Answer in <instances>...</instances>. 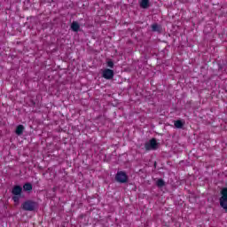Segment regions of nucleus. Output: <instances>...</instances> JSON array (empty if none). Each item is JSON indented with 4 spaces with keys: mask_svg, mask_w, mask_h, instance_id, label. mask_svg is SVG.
I'll list each match as a JSON object with an SVG mask.
<instances>
[{
    "mask_svg": "<svg viewBox=\"0 0 227 227\" xmlns=\"http://www.w3.org/2000/svg\"><path fill=\"white\" fill-rule=\"evenodd\" d=\"M158 145L159 144H157V140L153 138L149 142L145 143V150H157Z\"/></svg>",
    "mask_w": 227,
    "mask_h": 227,
    "instance_id": "nucleus-2",
    "label": "nucleus"
},
{
    "mask_svg": "<svg viewBox=\"0 0 227 227\" xmlns=\"http://www.w3.org/2000/svg\"><path fill=\"white\" fill-rule=\"evenodd\" d=\"M174 125L176 129H182V127H184V122H182V121H176Z\"/></svg>",
    "mask_w": 227,
    "mask_h": 227,
    "instance_id": "nucleus-11",
    "label": "nucleus"
},
{
    "mask_svg": "<svg viewBox=\"0 0 227 227\" xmlns=\"http://www.w3.org/2000/svg\"><path fill=\"white\" fill-rule=\"evenodd\" d=\"M140 6L141 8H148V6H150V2L148 0H141Z\"/></svg>",
    "mask_w": 227,
    "mask_h": 227,
    "instance_id": "nucleus-7",
    "label": "nucleus"
},
{
    "mask_svg": "<svg viewBox=\"0 0 227 227\" xmlns=\"http://www.w3.org/2000/svg\"><path fill=\"white\" fill-rule=\"evenodd\" d=\"M23 132H24V126L19 125L16 129V134H18V136H20V134H22Z\"/></svg>",
    "mask_w": 227,
    "mask_h": 227,
    "instance_id": "nucleus-8",
    "label": "nucleus"
},
{
    "mask_svg": "<svg viewBox=\"0 0 227 227\" xmlns=\"http://www.w3.org/2000/svg\"><path fill=\"white\" fill-rule=\"evenodd\" d=\"M221 194L222 197L220 198V205L224 210H227V188H223Z\"/></svg>",
    "mask_w": 227,
    "mask_h": 227,
    "instance_id": "nucleus-1",
    "label": "nucleus"
},
{
    "mask_svg": "<svg viewBox=\"0 0 227 227\" xmlns=\"http://www.w3.org/2000/svg\"><path fill=\"white\" fill-rule=\"evenodd\" d=\"M79 23L77 22H73L72 25H71V28L73 31H79Z\"/></svg>",
    "mask_w": 227,
    "mask_h": 227,
    "instance_id": "nucleus-9",
    "label": "nucleus"
},
{
    "mask_svg": "<svg viewBox=\"0 0 227 227\" xmlns=\"http://www.w3.org/2000/svg\"><path fill=\"white\" fill-rule=\"evenodd\" d=\"M24 191H32L33 190V185L31 184L27 183L23 185Z\"/></svg>",
    "mask_w": 227,
    "mask_h": 227,
    "instance_id": "nucleus-10",
    "label": "nucleus"
},
{
    "mask_svg": "<svg viewBox=\"0 0 227 227\" xmlns=\"http://www.w3.org/2000/svg\"><path fill=\"white\" fill-rule=\"evenodd\" d=\"M103 77L105 79H113V77H114V71L111 69H105L103 71Z\"/></svg>",
    "mask_w": 227,
    "mask_h": 227,
    "instance_id": "nucleus-5",
    "label": "nucleus"
},
{
    "mask_svg": "<svg viewBox=\"0 0 227 227\" xmlns=\"http://www.w3.org/2000/svg\"><path fill=\"white\" fill-rule=\"evenodd\" d=\"M36 204L35 202L27 201L23 203V210H27L29 212L35 210Z\"/></svg>",
    "mask_w": 227,
    "mask_h": 227,
    "instance_id": "nucleus-4",
    "label": "nucleus"
},
{
    "mask_svg": "<svg viewBox=\"0 0 227 227\" xmlns=\"http://www.w3.org/2000/svg\"><path fill=\"white\" fill-rule=\"evenodd\" d=\"M152 29H153V31H160V26H159L157 24H153L152 26Z\"/></svg>",
    "mask_w": 227,
    "mask_h": 227,
    "instance_id": "nucleus-12",
    "label": "nucleus"
},
{
    "mask_svg": "<svg viewBox=\"0 0 227 227\" xmlns=\"http://www.w3.org/2000/svg\"><path fill=\"white\" fill-rule=\"evenodd\" d=\"M107 67H109L110 68H113V67H114V63H113V61L109 60L107 62Z\"/></svg>",
    "mask_w": 227,
    "mask_h": 227,
    "instance_id": "nucleus-15",
    "label": "nucleus"
},
{
    "mask_svg": "<svg viewBox=\"0 0 227 227\" xmlns=\"http://www.w3.org/2000/svg\"><path fill=\"white\" fill-rule=\"evenodd\" d=\"M115 179L121 184H125V182L128 180L127 174H125V172H118Z\"/></svg>",
    "mask_w": 227,
    "mask_h": 227,
    "instance_id": "nucleus-3",
    "label": "nucleus"
},
{
    "mask_svg": "<svg viewBox=\"0 0 227 227\" xmlns=\"http://www.w3.org/2000/svg\"><path fill=\"white\" fill-rule=\"evenodd\" d=\"M12 194H14V196H20V194H22V187L20 185L14 186L12 188Z\"/></svg>",
    "mask_w": 227,
    "mask_h": 227,
    "instance_id": "nucleus-6",
    "label": "nucleus"
},
{
    "mask_svg": "<svg viewBox=\"0 0 227 227\" xmlns=\"http://www.w3.org/2000/svg\"><path fill=\"white\" fill-rule=\"evenodd\" d=\"M158 187H164V181L162 179H159L157 181Z\"/></svg>",
    "mask_w": 227,
    "mask_h": 227,
    "instance_id": "nucleus-14",
    "label": "nucleus"
},
{
    "mask_svg": "<svg viewBox=\"0 0 227 227\" xmlns=\"http://www.w3.org/2000/svg\"><path fill=\"white\" fill-rule=\"evenodd\" d=\"M12 200H13L14 203L19 204V201H20V195H14V196L12 197Z\"/></svg>",
    "mask_w": 227,
    "mask_h": 227,
    "instance_id": "nucleus-13",
    "label": "nucleus"
}]
</instances>
